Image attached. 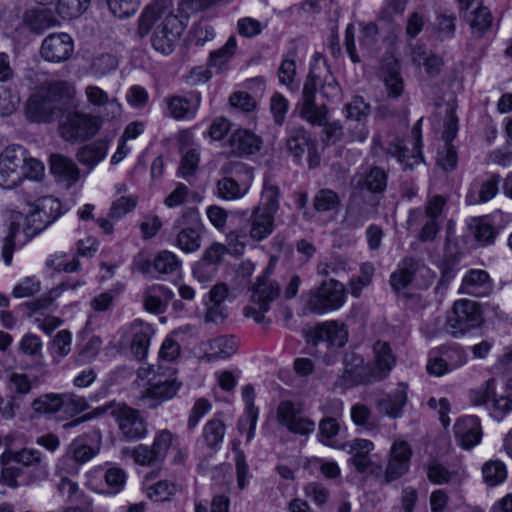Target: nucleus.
Masks as SVG:
<instances>
[{
	"label": "nucleus",
	"mask_w": 512,
	"mask_h": 512,
	"mask_svg": "<svg viewBox=\"0 0 512 512\" xmlns=\"http://www.w3.org/2000/svg\"><path fill=\"white\" fill-rule=\"evenodd\" d=\"M152 28H155L151 37L153 48L164 55L171 54L185 24L171 11L170 0H155L143 10L137 33L144 38Z\"/></svg>",
	"instance_id": "1"
},
{
	"label": "nucleus",
	"mask_w": 512,
	"mask_h": 512,
	"mask_svg": "<svg viewBox=\"0 0 512 512\" xmlns=\"http://www.w3.org/2000/svg\"><path fill=\"white\" fill-rule=\"evenodd\" d=\"M75 88L65 81L52 82L41 93L32 95L25 108L29 120L38 123L51 122L58 111L74 107Z\"/></svg>",
	"instance_id": "2"
},
{
	"label": "nucleus",
	"mask_w": 512,
	"mask_h": 512,
	"mask_svg": "<svg viewBox=\"0 0 512 512\" xmlns=\"http://www.w3.org/2000/svg\"><path fill=\"white\" fill-rule=\"evenodd\" d=\"M44 165L41 161L30 158L20 145H10L0 153V187L13 189L24 179L39 180Z\"/></svg>",
	"instance_id": "3"
},
{
	"label": "nucleus",
	"mask_w": 512,
	"mask_h": 512,
	"mask_svg": "<svg viewBox=\"0 0 512 512\" xmlns=\"http://www.w3.org/2000/svg\"><path fill=\"white\" fill-rule=\"evenodd\" d=\"M373 352L375 355L374 365L364 366L361 357L353 358L355 362L353 366L345 365L343 377L348 385L380 381L387 377L396 362L390 345L385 341L378 340L373 345Z\"/></svg>",
	"instance_id": "4"
},
{
	"label": "nucleus",
	"mask_w": 512,
	"mask_h": 512,
	"mask_svg": "<svg viewBox=\"0 0 512 512\" xmlns=\"http://www.w3.org/2000/svg\"><path fill=\"white\" fill-rule=\"evenodd\" d=\"M173 230L176 232L174 245L185 253H194L202 245L206 228L197 208L190 207L174 221Z\"/></svg>",
	"instance_id": "5"
},
{
	"label": "nucleus",
	"mask_w": 512,
	"mask_h": 512,
	"mask_svg": "<svg viewBox=\"0 0 512 512\" xmlns=\"http://www.w3.org/2000/svg\"><path fill=\"white\" fill-rule=\"evenodd\" d=\"M70 108H64L59 122L61 137L68 142H84L94 137L100 129L98 118Z\"/></svg>",
	"instance_id": "6"
},
{
	"label": "nucleus",
	"mask_w": 512,
	"mask_h": 512,
	"mask_svg": "<svg viewBox=\"0 0 512 512\" xmlns=\"http://www.w3.org/2000/svg\"><path fill=\"white\" fill-rule=\"evenodd\" d=\"M31 407L36 414L48 415L63 412L74 416L88 408L84 397L74 393H46L34 399Z\"/></svg>",
	"instance_id": "7"
},
{
	"label": "nucleus",
	"mask_w": 512,
	"mask_h": 512,
	"mask_svg": "<svg viewBox=\"0 0 512 512\" xmlns=\"http://www.w3.org/2000/svg\"><path fill=\"white\" fill-rule=\"evenodd\" d=\"M320 60V57L316 58L315 63L311 65L307 80L304 83L300 109L301 117L313 125H323L327 117V109L325 105L317 106L315 104L317 86L322 83L321 75L317 72L320 68ZM322 62L324 68L327 69L324 59H322ZM326 72L328 73V70H326Z\"/></svg>",
	"instance_id": "8"
},
{
	"label": "nucleus",
	"mask_w": 512,
	"mask_h": 512,
	"mask_svg": "<svg viewBox=\"0 0 512 512\" xmlns=\"http://www.w3.org/2000/svg\"><path fill=\"white\" fill-rule=\"evenodd\" d=\"M346 300L344 285L335 279L323 281L321 285L309 292L308 309L315 314H325L342 307Z\"/></svg>",
	"instance_id": "9"
},
{
	"label": "nucleus",
	"mask_w": 512,
	"mask_h": 512,
	"mask_svg": "<svg viewBox=\"0 0 512 512\" xmlns=\"http://www.w3.org/2000/svg\"><path fill=\"white\" fill-rule=\"evenodd\" d=\"M230 215L232 218L246 220L247 223L240 229L230 231L229 237H250L254 241H262L271 235L274 230V216L263 212L260 208H254L250 215L247 211L240 210L233 211Z\"/></svg>",
	"instance_id": "10"
},
{
	"label": "nucleus",
	"mask_w": 512,
	"mask_h": 512,
	"mask_svg": "<svg viewBox=\"0 0 512 512\" xmlns=\"http://www.w3.org/2000/svg\"><path fill=\"white\" fill-rule=\"evenodd\" d=\"M61 215V203L52 196L38 199L34 209L25 216L24 234L28 239L42 232Z\"/></svg>",
	"instance_id": "11"
},
{
	"label": "nucleus",
	"mask_w": 512,
	"mask_h": 512,
	"mask_svg": "<svg viewBox=\"0 0 512 512\" xmlns=\"http://www.w3.org/2000/svg\"><path fill=\"white\" fill-rule=\"evenodd\" d=\"M176 435L168 429L159 430L151 446L139 444L131 451V457L141 466H155L161 464L166 458Z\"/></svg>",
	"instance_id": "12"
},
{
	"label": "nucleus",
	"mask_w": 512,
	"mask_h": 512,
	"mask_svg": "<svg viewBox=\"0 0 512 512\" xmlns=\"http://www.w3.org/2000/svg\"><path fill=\"white\" fill-rule=\"evenodd\" d=\"M482 316L476 302L456 301L452 314L447 319V331L455 338L461 337L480 326Z\"/></svg>",
	"instance_id": "13"
},
{
	"label": "nucleus",
	"mask_w": 512,
	"mask_h": 512,
	"mask_svg": "<svg viewBox=\"0 0 512 512\" xmlns=\"http://www.w3.org/2000/svg\"><path fill=\"white\" fill-rule=\"evenodd\" d=\"M107 409L118 423L122 436L128 440L142 439L147 434L145 420L139 411L124 403H110Z\"/></svg>",
	"instance_id": "14"
},
{
	"label": "nucleus",
	"mask_w": 512,
	"mask_h": 512,
	"mask_svg": "<svg viewBox=\"0 0 512 512\" xmlns=\"http://www.w3.org/2000/svg\"><path fill=\"white\" fill-rule=\"evenodd\" d=\"M277 420L290 432L309 435L315 430V422L303 415L300 405L291 401H281L277 408Z\"/></svg>",
	"instance_id": "15"
},
{
	"label": "nucleus",
	"mask_w": 512,
	"mask_h": 512,
	"mask_svg": "<svg viewBox=\"0 0 512 512\" xmlns=\"http://www.w3.org/2000/svg\"><path fill=\"white\" fill-rule=\"evenodd\" d=\"M101 445V434L98 430H91L75 438L63 456L64 461H73L82 465L95 457Z\"/></svg>",
	"instance_id": "16"
},
{
	"label": "nucleus",
	"mask_w": 512,
	"mask_h": 512,
	"mask_svg": "<svg viewBox=\"0 0 512 512\" xmlns=\"http://www.w3.org/2000/svg\"><path fill=\"white\" fill-rule=\"evenodd\" d=\"M348 338L346 326L338 321H325L316 325L307 334V341L313 345L323 343L327 348L343 347Z\"/></svg>",
	"instance_id": "17"
},
{
	"label": "nucleus",
	"mask_w": 512,
	"mask_h": 512,
	"mask_svg": "<svg viewBox=\"0 0 512 512\" xmlns=\"http://www.w3.org/2000/svg\"><path fill=\"white\" fill-rule=\"evenodd\" d=\"M74 51V43L67 33H52L45 37L40 48L41 57L51 63L67 61Z\"/></svg>",
	"instance_id": "18"
},
{
	"label": "nucleus",
	"mask_w": 512,
	"mask_h": 512,
	"mask_svg": "<svg viewBox=\"0 0 512 512\" xmlns=\"http://www.w3.org/2000/svg\"><path fill=\"white\" fill-rule=\"evenodd\" d=\"M501 176L497 173H487L475 178L465 197L467 205L486 203L493 199L499 190Z\"/></svg>",
	"instance_id": "19"
},
{
	"label": "nucleus",
	"mask_w": 512,
	"mask_h": 512,
	"mask_svg": "<svg viewBox=\"0 0 512 512\" xmlns=\"http://www.w3.org/2000/svg\"><path fill=\"white\" fill-rule=\"evenodd\" d=\"M286 146L289 153L295 159H299L304 153H307L310 168H315L319 165L320 158L317 152V142L311 139L305 129H293L286 141Z\"/></svg>",
	"instance_id": "20"
},
{
	"label": "nucleus",
	"mask_w": 512,
	"mask_h": 512,
	"mask_svg": "<svg viewBox=\"0 0 512 512\" xmlns=\"http://www.w3.org/2000/svg\"><path fill=\"white\" fill-rule=\"evenodd\" d=\"M411 455L412 450L407 442L403 440L394 441L384 473L385 483H391L408 472Z\"/></svg>",
	"instance_id": "21"
},
{
	"label": "nucleus",
	"mask_w": 512,
	"mask_h": 512,
	"mask_svg": "<svg viewBox=\"0 0 512 512\" xmlns=\"http://www.w3.org/2000/svg\"><path fill=\"white\" fill-rule=\"evenodd\" d=\"M181 386L182 383L176 378L159 379L149 384L141 396V401L147 408L155 409L163 402L172 399Z\"/></svg>",
	"instance_id": "22"
},
{
	"label": "nucleus",
	"mask_w": 512,
	"mask_h": 512,
	"mask_svg": "<svg viewBox=\"0 0 512 512\" xmlns=\"http://www.w3.org/2000/svg\"><path fill=\"white\" fill-rule=\"evenodd\" d=\"M419 268V263L412 257H405L398 264V268L390 276V285L392 289L398 293L407 302L418 301L419 295L401 292L414 280L415 273Z\"/></svg>",
	"instance_id": "23"
},
{
	"label": "nucleus",
	"mask_w": 512,
	"mask_h": 512,
	"mask_svg": "<svg viewBox=\"0 0 512 512\" xmlns=\"http://www.w3.org/2000/svg\"><path fill=\"white\" fill-rule=\"evenodd\" d=\"M453 430L457 444L464 449L473 448L482 439L480 420L476 416L468 415L459 418L454 424Z\"/></svg>",
	"instance_id": "24"
},
{
	"label": "nucleus",
	"mask_w": 512,
	"mask_h": 512,
	"mask_svg": "<svg viewBox=\"0 0 512 512\" xmlns=\"http://www.w3.org/2000/svg\"><path fill=\"white\" fill-rule=\"evenodd\" d=\"M169 115L176 119H191L199 109L201 96L199 92L191 91L185 96H170L165 99Z\"/></svg>",
	"instance_id": "25"
},
{
	"label": "nucleus",
	"mask_w": 512,
	"mask_h": 512,
	"mask_svg": "<svg viewBox=\"0 0 512 512\" xmlns=\"http://www.w3.org/2000/svg\"><path fill=\"white\" fill-rule=\"evenodd\" d=\"M422 119L418 120L416 125L413 127V134L416 137L414 152L410 155L408 154V150L403 145V141L396 139L395 141H391L387 147V152L391 156L395 157L405 169H412L415 165L422 161V153L420 151V130L418 126L420 125Z\"/></svg>",
	"instance_id": "26"
},
{
	"label": "nucleus",
	"mask_w": 512,
	"mask_h": 512,
	"mask_svg": "<svg viewBox=\"0 0 512 512\" xmlns=\"http://www.w3.org/2000/svg\"><path fill=\"white\" fill-rule=\"evenodd\" d=\"M131 353L138 360H143L148 352L151 337L154 334L152 326L141 320H135L130 325Z\"/></svg>",
	"instance_id": "27"
},
{
	"label": "nucleus",
	"mask_w": 512,
	"mask_h": 512,
	"mask_svg": "<svg viewBox=\"0 0 512 512\" xmlns=\"http://www.w3.org/2000/svg\"><path fill=\"white\" fill-rule=\"evenodd\" d=\"M357 189H366L372 193H381L387 186V174L380 167H370L366 171L357 173L351 180Z\"/></svg>",
	"instance_id": "28"
},
{
	"label": "nucleus",
	"mask_w": 512,
	"mask_h": 512,
	"mask_svg": "<svg viewBox=\"0 0 512 512\" xmlns=\"http://www.w3.org/2000/svg\"><path fill=\"white\" fill-rule=\"evenodd\" d=\"M228 252L225 245L214 242L203 252L202 258L193 266V274L198 278H206L208 274L215 271L223 256Z\"/></svg>",
	"instance_id": "29"
},
{
	"label": "nucleus",
	"mask_w": 512,
	"mask_h": 512,
	"mask_svg": "<svg viewBox=\"0 0 512 512\" xmlns=\"http://www.w3.org/2000/svg\"><path fill=\"white\" fill-rule=\"evenodd\" d=\"M279 293L280 286L266 275H263L257 279V283L253 286L251 300L253 304L261 305L262 311L268 312L271 302L279 296Z\"/></svg>",
	"instance_id": "30"
},
{
	"label": "nucleus",
	"mask_w": 512,
	"mask_h": 512,
	"mask_svg": "<svg viewBox=\"0 0 512 512\" xmlns=\"http://www.w3.org/2000/svg\"><path fill=\"white\" fill-rule=\"evenodd\" d=\"M50 171L59 180L71 186L79 179L80 171L73 160L53 154L50 157Z\"/></svg>",
	"instance_id": "31"
},
{
	"label": "nucleus",
	"mask_w": 512,
	"mask_h": 512,
	"mask_svg": "<svg viewBox=\"0 0 512 512\" xmlns=\"http://www.w3.org/2000/svg\"><path fill=\"white\" fill-rule=\"evenodd\" d=\"M232 152L239 155H251L257 152L261 146V139L249 130H236L229 139Z\"/></svg>",
	"instance_id": "32"
},
{
	"label": "nucleus",
	"mask_w": 512,
	"mask_h": 512,
	"mask_svg": "<svg viewBox=\"0 0 512 512\" xmlns=\"http://www.w3.org/2000/svg\"><path fill=\"white\" fill-rule=\"evenodd\" d=\"M172 297L173 293L167 287L163 285L150 286L143 295L144 308L152 313H162Z\"/></svg>",
	"instance_id": "33"
},
{
	"label": "nucleus",
	"mask_w": 512,
	"mask_h": 512,
	"mask_svg": "<svg viewBox=\"0 0 512 512\" xmlns=\"http://www.w3.org/2000/svg\"><path fill=\"white\" fill-rule=\"evenodd\" d=\"M407 402L406 385L399 384L396 392L380 399L377 407L380 412L391 418H397L401 415L402 409Z\"/></svg>",
	"instance_id": "34"
},
{
	"label": "nucleus",
	"mask_w": 512,
	"mask_h": 512,
	"mask_svg": "<svg viewBox=\"0 0 512 512\" xmlns=\"http://www.w3.org/2000/svg\"><path fill=\"white\" fill-rule=\"evenodd\" d=\"M25 22L31 32L43 34L47 29L59 25L51 10H31L25 15Z\"/></svg>",
	"instance_id": "35"
},
{
	"label": "nucleus",
	"mask_w": 512,
	"mask_h": 512,
	"mask_svg": "<svg viewBox=\"0 0 512 512\" xmlns=\"http://www.w3.org/2000/svg\"><path fill=\"white\" fill-rule=\"evenodd\" d=\"M107 151L108 142L97 140L79 148L76 156L82 165L92 168L106 157Z\"/></svg>",
	"instance_id": "36"
},
{
	"label": "nucleus",
	"mask_w": 512,
	"mask_h": 512,
	"mask_svg": "<svg viewBox=\"0 0 512 512\" xmlns=\"http://www.w3.org/2000/svg\"><path fill=\"white\" fill-rule=\"evenodd\" d=\"M349 446L352 454L351 463L359 473L365 472L371 465L369 453L374 448V444L370 440L356 439Z\"/></svg>",
	"instance_id": "37"
},
{
	"label": "nucleus",
	"mask_w": 512,
	"mask_h": 512,
	"mask_svg": "<svg viewBox=\"0 0 512 512\" xmlns=\"http://www.w3.org/2000/svg\"><path fill=\"white\" fill-rule=\"evenodd\" d=\"M225 430V424L220 419L214 418L205 424L202 433V441L211 451V454L219 450L224 439Z\"/></svg>",
	"instance_id": "38"
},
{
	"label": "nucleus",
	"mask_w": 512,
	"mask_h": 512,
	"mask_svg": "<svg viewBox=\"0 0 512 512\" xmlns=\"http://www.w3.org/2000/svg\"><path fill=\"white\" fill-rule=\"evenodd\" d=\"M248 192V186L234 178L225 176L216 182V195L226 201L241 199Z\"/></svg>",
	"instance_id": "39"
},
{
	"label": "nucleus",
	"mask_w": 512,
	"mask_h": 512,
	"mask_svg": "<svg viewBox=\"0 0 512 512\" xmlns=\"http://www.w3.org/2000/svg\"><path fill=\"white\" fill-rule=\"evenodd\" d=\"M180 267L178 257L167 250L157 254L153 261L147 262V268L143 269V273H150L154 269L159 274H171L176 272Z\"/></svg>",
	"instance_id": "40"
},
{
	"label": "nucleus",
	"mask_w": 512,
	"mask_h": 512,
	"mask_svg": "<svg viewBox=\"0 0 512 512\" xmlns=\"http://www.w3.org/2000/svg\"><path fill=\"white\" fill-rule=\"evenodd\" d=\"M489 286V275L486 271L470 270L462 281L461 289L469 295L480 296Z\"/></svg>",
	"instance_id": "41"
},
{
	"label": "nucleus",
	"mask_w": 512,
	"mask_h": 512,
	"mask_svg": "<svg viewBox=\"0 0 512 512\" xmlns=\"http://www.w3.org/2000/svg\"><path fill=\"white\" fill-rule=\"evenodd\" d=\"M26 225L25 216L21 212L12 214V220L9 227V234L5 237L2 246V257L6 265H10L15 248V236L20 231L21 227L24 229Z\"/></svg>",
	"instance_id": "42"
},
{
	"label": "nucleus",
	"mask_w": 512,
	"mask_h": 512,
	"mask_svg": "<svg viewBox=\"0 0 512 512\" xmlns=\"http://www.w3.org/2000/svg\"><path fill=\"white\" fill-rule=\"evenodd\" d=\"M209 345L212 353L207 358L213 361L232 356L238 348V341L234 336H221L211 340Z\"/></svg>",
	"instance_id": "43"
},
{
	"label": "nucleus",
	"mask_w": 512,
	"mask_h": 512,
	"mask_svg": "<svg viewBox=\"0 0 512 512\" xmlns=\"http://www.w3.org/2000/svg\"><path fill=\"white\" fill-rule=\"evenodd\" d=\"M384 69V83L388 90L390 97H399L403 90V81L400 76L399 63L396 60H391L383 66Z\"/></svg>",
	"instance_id": "44"
},
{
	"label": "nucleus",
	"mask_w": 512,
	"mask_h": 512,
	"mask_svg": "<svg viewBox=\"0 0 512 512\" xmlns=\"http://www.w3.org/2000/svg\"><path fill=\"white\" fill-rule=\"evenodd\" d=\"M492 14L490 10L480 5L473 12V17L470 21V27L474 37L480 39L490 29L492 25Z\"/></svg>",
	"instance_id": "45"
},
{
	"label": "nucleus",
	"mask_w": 512,
	"mask_h": 512,
	"mask_svg": "<svg viewBox=\"0 0 512 512\" xmlns=\"http://www.w3.org/2000/svg\"><path fill=\"white\" fill-rule=\"evenodd\" d=\"M280 189L278 186L271 184L267 181L264 182V187L261 194V202L255 208H260L263 212L269 213L273 216L279 209Z\"/></svg>",
	"instance_id": "46"
},
{
	"label": "nucleus",
	"mask_w": 512,
	"mask_h": 512,
	"mask_svg": "<svg viewBox=\"0 0 512 512\" xmlns=\"http://www.w3.org/2000/svg\"><path fill=\"white\" fill-rule=\"evenodd\" d=\"M484 482L491 487L501 484L507 477L506 466L498 460H490L482 467Z\"/></svg>",
	"instance_id": "47"
},
{
	"label": "nucleus",
	"mask_w": 512,
	"mask_h": 512,
	"mask_svg": "<svg viewBox=\"0 0 512 512\" xmlns=\"http://www.w3.org/2000/svg\"><path fill=\"white\" fill-rule=\"evenodd\" d=\"M56 10L63 19L81 16L89 7L90 0H56Z\"/></svg>",
	"instance_id": "48"
},
{
	"label": "nucleus",
	"mask_w": 512,
	"mask_h": 512,
	"mask_svg": "<svg viewBox=\"0 0 512 512\" xmlns=\"http://www.w3.org/2000/svg\"><path fill=\"white\" fill-rule=\"evenodd\" d=\"M340 206L339 195L331 189L319 190L313 199V207L317 212L337 210Z\"/></svg>",
	"instance_id": "49"
},
{
	"label": "nucleus",
	"mask_w": 512,
	"mask_h": 512,
	"mask_svg": "<svg viewBox=\"0 0 512 512\" xmlns=\"http://www.w3.org/2000/svg\"><path fill=\"white\" fill-rule=\"evenodd\" d=\"M437 352L441 354L451 371L461 367L467 361V354L458 345H443L437 348Z\"/></svg>",
	"instance_id": "50"
},
{
	"label": "nucleus",
	"mask_w": 512,
	"mask_h": 512,
	"mask_svg": "<svg viewBox=\"0 0 512 512\" xmlns=\"http://www.w3.org/2000/svg\"><path fill=\"white\" fill-rule=\"evenodd\" d=\"M427 476L432 483L437 485L460 482L459 474L456 471H449L438 462H433L428 466Z\"/></svg>",
	"instance_id": "51"
},
{
	"label": "nucleus",
	"mask_w": 512,
	"mask_h": 512,
	"mask_svg": "<svg viewBox=\"0 0 512 512\" xmlns=\"http://www.w3.org/2000/svg\"><path fill=\"white\" fill-rule=\"evenodd\" d=\"M236 47L237 41L235 36H230L224 46L210 53L208 65L221 68L234 55Z\"/></svg>",
	"instance_id": "52"
},
{
	"label": "nucleus",
	"mask_w": 512,
	"mask_h": 512,
	"mask_svg": "<svg viewBox=\"0 0 512 512\" xmlns=\"http://www.w3.org/2000/svg\"><path fill=\"white\" fill-rule=\"evenodd\" d=\"M407 223L410 226L422 224L418 236L419 240L422 242L433 241L440 230L438 220L431 217H416L413 220L409 217Z\"/></svg>",
	"instance_id": "53"
},
{
	"label": "nucleus",
	"mask_w": 512,
	"mask_h": 512,
	"mask_svg": "<svg viewBox=\"0 0 512 512\" xmlns=\"http://www.w3.org/2000/svg\"><path fill=\"white\" fill-rule=\"evenodd\" d=\"M8 389L17 398L28 395L32 390V381L25 373L12 372L8 375Z\"/></svg>",
	"instance_id": "54"
},
{
	"label": "nucleus",
	"mask_w": 512,
	"mask_h": 512,
	"mask_svg": "<svg viewBox=\"0 0 512 512\" xmlns=\"http://www.w3.org/2000/svg\"><path fill=\"white\" fill-rule=\"evenodd\" d=\"M374 274V267L371 263H363L360 267V275L352 278L349 283L350 293L358 298L361 295L363 288L370 285Z\"/></svg>",
	"instance_id": "55"
},
{
	"label": "nucleus",
	"mask_w": 512,
	"mask_h": 512,
	"mask_svg": "<svg viewBox=\"0 0 512 512\" xmlns=\"http://www.w3.org/2000/svg\"><path fill=\"white\" fill-rule=\"evenodd\" d=\"M242 398L246 406L247 420L250 422V428L247 436V440L250 441L254 436V430L258 417V409L254 405L255 392L252 385H246L243 388Z\"/></svg>",
	"instance_id": "56"
},
{
	"label": "nucleus",
	"mask_w": 512,
	"mask_h": 512,
	"mask_svg": "<svg viewBox=\"0 0 512 512\" xmlns=\"http://www.w3.org/2000/svg\"><path fill=\"white\" fill-rule=\"evenodd\" d=\"M346 118L361 123L370 114V105L360 96H355L344 107Z\"/></svg>",
	"instance_id": "57"
},
{
	"label": "nucleus",
	"mask_w": 512,
	"mask_h": 512,
	"mask_svg": "<svg viewBox=\"0 0 512 512\" xmlns=\"http://www.w3.org/2000/svg\"><path fill=\"white\" fill-rule=\"evenodd\" d=\"M370 218V210L364 204L352 203L346 212V222L351 228H359Z\"/></svg>",
	"instance_id": "58"
},
{
	"label": "nucleus",
	"mask_w": 512,
	"mask_h": 512,
	"mask_svg": "<svg viewBox=\"0 0 512 512\" xmlns=\"http://www.w3.org/2000/svg\"><path fill=\"white\" fill-rule=\"evenodd\" d=\"M445 203L446 200L443 196L435 195L429 199L424 212L421 210L410 211V219L413 220L416 217H431L438 220Z\"/></svg>",
	"instance_id": "59"
},
{
	"label": "nucleus",
	"mask_w": 512,
	"mask_h": 512,
	"mask_svg": "<svg viewBox=\"0 0 512 512\" xmlns=\"http://www.w3.org/2000/svg\"><path fill=\"white\" fill-rule=\"evenodd\" d=\"M288 109V100L282 94L275 92L270 99V112L277 125L284 123Z\"/></svg>",
	"instance_id": "60"
},
{
	"label": "nucleus",
	"mask_w": 512,
	"mask_h": 512,
	"mask_svg": "<svg viewBox=\"0 0 512 512\" xmlns=\"http://www.w3.org/2000/svg\"><path fill=\"white\" fill-rule=\"evenodd\" d=\"M109 10L118 18H126L135 13L138 0H106Z\"/></svg>",
	"instance_id": "61"
},
{
	"label": "nucleus",
	"mask_w": 512,
	"mask_h": 512,
	"mask_svg": "<svg viewBox=\"0 0 512 512\" xmlns=\"http://www.w3.org/2000/svg\"><path fill=\"white\" fill-rule=\"evenodd\" d=\"M87 100L95 106L109 104L111 107L119 110L120 106L115 99L109 100L108 94L98 86L89 85L85 89Z\"/></svg>",
	"instance_id": "62"
},
{
	"label": "nucleus",
	"mask_w": 512,
	"mask_h": 512,
	"mask_svg": "<svg viewBox=\"0 0 512 512\" xmlns=\"http://www.w3.org/2000/svg\"><path fill=\"white\" fill-rule=\"evenodd\" d=\"M117 66V58L111 54L106 53L101 54L93 60L91 69L96 75L103 76L116 69Z\"/></svg>",
	"instance_id": "63"
},
{
	"label": "nucleus",
	"mask_w": 512,
	"mask_h": 512,
	"mask_svg": "<svg viewBox=\"0 0 512 512\" xmlns=\"http://www.w3.org/2000/svg\"><path fill=\"white\" fill-rule=\"evenodd\" d=\"M495 395V380L488 379L485 385L470 392V400L474 405H483Z\"/></svg>",
	"instance_id": "64"
}]
</instances>
